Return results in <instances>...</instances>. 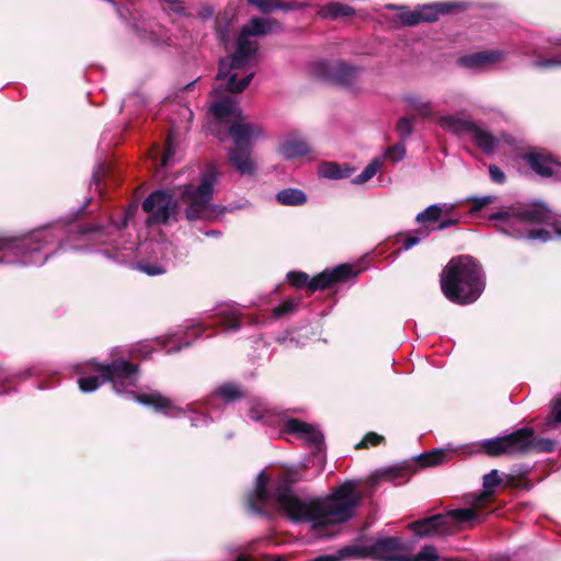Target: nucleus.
<instances>
[{"label":"nucleus","instance_id":"nucleus-1","mask_svg":"<svg viewBox=\"0 0 561 561\" xmlns=\"http://www.w3.org/2000/svg\"><path fill=\"white\" fill-rule=\"evenodd\" d=\"M294 482L288 474H284L268 489V478L261 471L253 491L248 494V511L256 516H267L271 508H276L290 522L309 523L317 529L352 519L362 502V495L353 482H345L327 497L308 499L294 493Z\"/></svg>","mask_w":561,"mask_h":561},{"label":"nucleus","instance_id":"nucleus-2","mask_svg":"<svg viewBox=\"0 0 561 561\" xmlns=\"http://www.w3.org/2000/svg\"><path fill=\"white\" fill-rule=\"evenodd\" d=\"M99 229L92 224L58 222L21 236H0V265L42 266L57 253L82 249L73 242L84 240Z\"/></svg>","mask_w":561,"mask_h":561},{"label":"nucleus","instance_id":"nucleus-3","mask_svg":"<svg viewBox=\"0 0 561 561\" xmlns=\"http://www.w3.org/2000/svg\"><path fill=\"white\" fill-rule=\"evenodd\" d=\"M217 173L209 169L202 173L199 184H185L179 199L169 190H156L142 202L141 207L148 214L147 225H167L179 221L181 213L179 204L184 206V217L187 221H214L227 211V207L213 204Z\"/></svg>","mask_w":561,"mask_h":561},{"label":"nucleus","instance_id":"nucleus-4","mask_svg":"<svg viewBox=\"0 0 561 561\" xmlns=\"http://www.w3.org/2000/svg\"><path fill=\"white\" fill-rule=\"evenodd\" d=\"M280 24L272 18H252L242 26L230 57L219 61L217 81H226L225 89L231 93L244 91L255 76L252 68L257 66L259 43L252 36H264Z\"/></svg>","mask_w":561,"mask_h":561},{"label":"nucleus","instance_id":"nucleus-5","mask_svg":"<svg viewBox=\"0 0 561 561\" xmlns=\"http://www.w3.org/2000/svg\"><path fill=\"white\" fill-rule=\"evenodd\" d=\"M488 220L494 224L496 231L515 238L538 240L547 242L552 239L550 231L546 229H530L533 225L547 224L552 227L556 238L561 239V217H553L551 210L542 203L523 206L513 204L504 206L488 216Z\"/></svg>","mask_w":561,"mask_h":561},{"label":"nucleus","instance_id":"nucleus-6","mask_svg":"<svg viewBox=\"0 0 561 561\" xmlns=\"http://www.w3.org/2000/svg\"><path fill=\"white\" fill-rule=\"evenodd\" d=\"M440 287L445 297L451 302L458 305L474 302L485 288L482 265L468 255L451 259L443 270Z\"/></svg>","mask_w":561,"mask_h":561},{"label":"nucleus","instance_id":"nucleus-7","mask_svg":"<svg viewBox=\"0 0 561 561\" xmlns=\"http://www.w3.org/2000/svg\"><path fill=\"white\" fill-rule=\"evenodd\" d=\"M138 366L125 359H114L108 364L99 365L96 374L78 379L82 392L89 393L99 389L103 383L111 382L113 390L118 394H126L135 401L128 388L135 387L138 382Z\"/></svg>","mask_w":561,"mask_h":561},{"label":"nucleus","instance_id":"nucleus-8","mask_svg":"<svg viewBox=\"0 0 561 561\" xmlns=\"http://www.w3.org/2000/svg\"><path fill=\"white\" fill-rule=\"evenodd\" d=\"M230 137L233 148L229 149L228 157L240 175H252L256 165L252 159V148L255 140L263 137L260 125L244 122L240 118L232 121L228 126L226 138Z\"/></svg>","mask_w":561,"mask_h":561},{"label":"nucleus","instance_id":"nucleus-9","mask_svg":"<svg viewBox=\"0 0 561 561\" xmlns=\"http://www.w3.org/2000/svg\"><path fill=\"white\" fill-rule=\"evenodd\" d=\"M351 557H371L381 561H409V549L399 537H379L369 545L346 546L336 554L320 556L312 561H342Z\"/></svg>","mask_w":561,"mask_h":561},{"label":"nucleus","instance_id":"nucleus-10","mask_svg":"<svg viewBox=\"0 0 561 561\" xmlns=\"http://www.w3.org/2000/svg\"><path fill=\"white\" fill-rule=\"evenodd\" d=\"M358 272H354L348 264H340L333 268H327L310 278L309 275L300 271L287 273L288 282L297 288H308L311 291L327 289L335 284L344 283L356 277Z\"/></svg>","mask_w":561,"mask_h":561},{"label":"nucleus","instance_id":"nucleus-11","mask_svg":"<svg viewBox=\"0 0 561 561\" xmlns=\"http://www.w3.org/2000/svg\"><path fill=\"white\" fill-rule=\"evenodd\" d=\"M135 401L145 405L154 409L157 412H161L164 415L173 419H179L186 413H191L188 419L192 427H203L207 426L211 419L203 413H197L191 405H186L185 408L178 407L173 403L172 400L162 396L158 391H150L145 393H133Z\"/></svg>","mask_w":561,"mask_h":561},{"label":"nucleus","instance_id":"nucleus-12","mask_svg":"<svg viewBox=\"0 0 561 561\" xmlns=\"http://www.w3.org/2000/svg\"><path fill=\"white\" fill-rule=\"evenodd\" d=\"M360 69L344 61H321L317 65V75L330 83L351 88L358 78Z\"/></svg>","mask_w":561,"mask_h":561},{"label":"nucleus","instance_id":"nucleus-13","mask_svg":"<svg viewBox=\"0 0 561 561\" xmlns=\"http://www.w3.org/2000/svg\"><path fill=\"white\" fill-rule=\"evenodd\" d=\"M209 112L214 119L209 122L207 126V133L215 136L219 141L226 140V131L221 130V123L233 119L237 121L241 117V111L238 107V103L230 96H225L218 101H215Z\"/></svg>","mask_w":561,"mask_h":561},{"label":"nucleus","instance_id":"nucleus-14","mask_svg":"<svg viewBox=\"0 0 561 561\" xmlns=\"http://www.w3.org/2000/svg\"><path fill=\"white\" fill-rule=\"evenodd\" d=\"M529 168L542 178L561 180V162L545 151H533L525 156Z\"/></svg>","mask_w":561,"mask_h":561},{"label":"nucleus","instance_id":"nucleus-15","mask_svg":"<svg viewBox=\"0 0 561 561\" xmlns=\"http://www.w3.org/2000/svg\"><path fill=\"white\" fill-rule=\"evenodd\" d=\"M284 428L286 433L298 436L317 450H320L323 446V434L311 424L297 419H286L284 420Z\"/></svg>","mask_w":561,"mask_h":561},{"label":"nucleus","instance_id":"nucleus-16","mask_svg":"<svg viewBox=\"0 0 561 561\" xmlns=\"http://www.w3.org/2000/svg\"><path fill=\"white\" fill-rule=\"evenodd\" d=\"M505 57V53L500 49H489L468 54L458 58L457 64L462 68L473 71L483 70Z\"/></svg>","mask_w":561,"mask_h":561},{"label":"nucleus","instance_id":"nucleus-17","mask_svg":"<svg viewBox=\"0 0 561 561\" xmlns=\"http://www.w3.org/2000/svg\"><path fill=\"white\" fill-rule=\"evenodd\" d=\"M409 528L417 538L444 536L449 533V526H446V516L443 514L415 520L409 525Z\"/></svg>","mask_w":561,"mask_h":561},{"label":"nucleus","instance_id":"nucleus-18","mask_svg":"<svg viewBox=\"0 0 561 561\" xmlns=\"http://www.w3.org/2000/svg\"><path fill=\"white\" fill-rule=\"evenodd\" d=\"M277 151L285 160H294L311 153L312 148L299 134H289L280 140Z\"/></svg>","mask_w":561,"mask_h":561},{"label":"nucleus","instance_id":"nucleus-19","mask_svg":"<svg viewBox=\"0 0 561 561\" xmlns=\"http://www.w3.org/2000/svg\"><path fill=\"white\" fill-rule=\"evenodd\" d=\"M531 434L534 430L530 427H522L510 434L504 435L506 455H526L530 453Z\"/></svg>","mask_w":561,"mask_h":561},{"label":"nucleus","instance_id":"nucleus-20","mask_svg":"<svg viewBox=\"0 0 561 561\" xmlns=\"http://www.w3.org/2000/svg\"><path fill=\"white\" fill-rule=\"evenodd\" d=\"M439 125L444 129H446L457 136L468 135L470 137L477 126V124L474 122L467 119V118L459 117L457 115L442 116L439 118Z\"/></svg>","mask_w":561,"mask_h":561},{"label":"nucleus","instance_id":"nucleus-21","mask_svg":"<svg viewBox=\"0 0 561 561\" xmlns=\"http://www.w3.org/2000/svg\"><path fill=\"white\" fill-rule=\"evenodd\" d=\"M215 318H217L218 321L214 322V324H221L226 332H237L241 327L237 308L232 305L219 306Z\"/></svg>","mask_w":561,"mask_h":561},{"label":"nucleus","instance_id":"nucleus-22","mask_svg":"<svg viewBox=\"0 0 561 561\" xmlns=\"http://www.w3.org/2000/svg\"><path fill=\"white\" fill-rule=\"evenodd\" d=\"M470 138L486 154L494 153L499 147V139L479 125L476 126Z\"/></svg>","mask_w":561,"mask_h":561},{"label":"nucleus","instance_id":"nucleus-23","mask_svg":"<svg viewBox=\"0 0 561 561\" xmlns=\"http://www.w3.org/2000/svg\"><path fill=\"white\" fill-rule=\"evenodd\" d=\"M355 13L354 9L347 4L331 2L324 7H322L318 14L322 19L335 21L341 18L351 16Z\"/></svg>","mask_w":561,"mask_h":561},{"label":"nucleus","instance_id":"nucleus-24","mask_svg":"<svg viewBox=\"0 0 561 561\" xmlns=\"http://www.w3.org/2000/svg\"><path fill=\"white\" fill-rule=\"evenodd\" d=\"M249 417L254 422H261L265 425L274 423V413L264 401L254 400L250 403Z\"/></svg>","mask_w":561,"mask_h":561},{"label":"nucleus","instance_id":"nucleus-25","mask_svg":"<svg viewBox=\"0 0 561 561\" xmlns=\"http://www.w3.org/2000/svg\"><path fill=\"white\" fill-rule=\"evenodd\" d=\"M454 3L424 4L417 8L421 22H434L439 15L445 14L454 8Z\"/></svg>","mask_w":561,"mask_h":561},{"label":"nucleus","instance_id":"nucleus-26","mask_svg":"<svg viewBox=\"0 0 561 561\" xmlns=\"http://www.w3.org/2000/svg\"><path fill=\"white\" fill-rule=\"evenodd\" d=\"M275 198L277 203L284 206H300L307 202L306 194L301 190L294 187L280 190Z\"/></svg>","mask_w":561,"mask_h":561},{"label":"nucleus","instance_id":"nucleus-27","mask_svg":"<svg viewBox=\"0 0 561 561\" xmlns=\"http://www.w3.org/2000/svg\"><path fill=\"white\" fill-rule=\"evenodd\" d=\"M231 25L232 16L228 12L217 16L215 23L216 38L220 44L225 46H227L230 42Z\"/></svg>","mask_w":561,"mask_h":561},{"label":"nucleus","instance_id":"nucleus-28","mask_svg":"<svg viewBox=\"0 0 561 561\" xmlns=\"http://www.w3.org/2000/svg\"><path fill=\"white\" fill-rule=\"evenodd\" d=\"M444 516H446V526H449V520L454 522L456 525H462L471 522H481L479 515L472 508H456L448 511Z\"/></svg>","mask_w":561,"mask_h":561},{"label":"nucleus","instance_id":"nucleus-29","mask_svg":"<svg viewBox=\"0 0 561 561\" xmlns=\"http://www.w3.org/2000/svg\"><path fill=\"white\" fill-rule=\"evenodd\" d=\"M445 207L447 210H453L454 205L447 206L446 204H432L424 210L420 211L416 215L415 220L421 225L436 222L443 214Z\"/></svg>","mask_w":561,"mask_h":561},{"label":"nucleus","instance_id":"nucleus-30","mask_svg":"<svg viewBox=\"0 0 561 561\" xmlns=\"http://www.w3.org/2000/svg\"><path fill=\"white\" fill-rule=\"evenodd\" d=\"M319 175L324 179L340 180L351 175L350 169H342L336 162H324L319 167Z\"/></svg>","mask_w":561,"mask_h":561},{"label":"nucleus","instance_id":"nucleus-31","mask_svg":"<svg viewBox=\"0 0 561 561\" xmlns=\"http://www.w3.org/2000/svg\"><path fill=\"white\" fill-rule=\"evenodd\" d=\"M445 450L435 448L428 453H423L415 457V461L420 467H433L445 461Z\"/></svg>","mask_w":561,"mask_h":561},{"label":"nucleus","instance_id":"nucleus-32","mask_svg":"<svg viewBox=\"0 0 561 561\" xmlns=\"http://www.w3.org/2000/svg\"><path fill=\"white\" fill-rule=\"evenodd\" d=\"M214 394L230 403L242 398V392L236 383L227 382L216 388Z\"/></svg>","mask_w":561,"mask_h":561},{"label":"nucleus","instance_id":"nucleus-33","mask_svg":"<svg viewBox=\"0 0 561 561\" xmlns=\"http://www.w3.org/2000/svg\"><path fill=\"white\" fill-rule=\"evenodd\" d=\"M481 446L483 447L485 454L489 456L497 457L501 455H506L504 435L484 439L481 442Z\"/></svg>","mask_w":561,"mask_h":561},{"label":"nucleus","instance_id":"nucleus-34","mask_svg":"<svg viewBox=\"0 0 561 561\" xmlns=\"http://www.w3.org/2000/svg\"><path fill=\"white\" fill-rule=\"evenodd\" d=\"M275 341L278 344H282V345H284L287 348L300 347V346L305 345V343H306L305 341L300 340V337L297 334L296 330H287L285 332L279 333L275 337Z\"/></svg>","mask_w":561,"mask_h":561},{"label":"nucleus","instance_id":"nucleus-35","mask_svg":"<svg viewBox=\"0 0 561 561\" xmlns=\"http://www.w3.org/2000/svg\"><path fill=\"white\" fill-rule=\"evenodd\" d=\"M405 102L414 110H417L424 117L432 116L431 103L423 101L415 94H409L404 98Z\"/></svg>","mask_w":561,"mask_h":561},{"label":"nucleus","instance_id":"nucleus-36","mask_svg":"<svg viewBox=\"0 0 561 561\" xmlns=\"http://www.w3.org/2000/svg\"><path fill=\"white\" fill-rule=\"evenodd\" d=\"M381 167V162L379 159H373L364 170L353 180L355 184H363L369 181L375 176L379 168Z\"/></svg>","mask_w":561,"mask_h":561},{"label":"nucleus","instance_id":"nucleus-37","mask_svg":"<svg viewBox=\"0 0 561 561\" xmlns=\"http://www.w3.org/2000/svg\"><path fill=\"white\" fill-rule=\"evenodd\" d=\"M531 440L530 444V453L538 451V453H550L554 449L556 443L552 439L549 438H540L536 437L535 433L531 434Z\"/></svg>","mask_w":561,"mask_h":561},{"label":"nucleus","instance_id":"nucleus-38","mask_svg":"<svg viewBox=\"0 0 561 561\" xmlns=\"http://www.w3.org/2000/svg\"><path fill=\"white\" fill-rule=\"evenodd\" d=\"M439 556L434 546H424L415 556L409 553V561H438Z\"/></svg>","mask_w":561,"mask_h":561},{"label":"nucleus","instance_id":"nucleus-39","mask_svg":"<svg viewBox=\"0 0 561 561\" xmlns=\"http://www.w3.org/2000/svg\"><path fill=\"white\" fill-rule=\"evenodd\" d=\"M414 119L408 116L401 117L397 123V130L401 141H405L414 131Z\"/></svg>","mask_w":561,"mask_h":561},{"label":"nucleus","instance_id":"nucleus-40","mask_svg":"<svg viewBox=\"0 0 561 561\" xmlns=\"http://www.w3.org/2000/svg\"><path fill=\"white\" fill-rule=\"evenodd\" d=\"M533 66L538 69H550L561 67V57L558 55L546 58H538L533 62Z\"/></svg>","mask_w":561,"mask_h":561},{"label":"nucleus","instance_id":"nucleus-41","mask_svg":"<svg viewBox=\"0 0 561 561\" xmlns=\"http://www.w3.org/2000/svg\"><path fill=\"white\" fill-rule=\"evenodd\" d=\"M502 482V479L496 469H492L489 473L483 476V488L486 493H492L493 489Z\"/></svg>","mask_w":561,"mask_h":561},{"label":"nucleus","instance_id":"nucleus-42","mask_svg":"<svg viewBox=\"0 0 561 561\" xmlns=\"http://www.w3.org/2000/svg\"><path fill=\"white\" fill-rule=\"evenodd\" d=\"M299 304V300L296 299H287L282 305L277 306L273 310V316L275 318L283 317L285 314H288L296 310L297 306Z\"/></svg>","mask_w":561,"mask_h":561},{"label":"nucleus","instance_id":"nucleus-43","mask_svg":"<svg viewBox=\"0 0 561 561\" xmlns=\"http://www.w3.org/2000/svg\"><path fill=\"white\" fill-rule=\"evenodd\" d=\"M399 19H400L401 23L407 26H413L421 22L420 13H419L417 9H415L413 11L403 10L399 14Z\"/></svg>","mask_w":561,"mask_h":561},{"label":"nucleus","instance_id":"nucleus-44","mask_svg":"<svg viewBox=\"0 0 561 561\" xmlns=\"http://www.w3.org/2000/svg\"><path fill=\"white\" fill-rule=\"evenodd\" d=\"M496 199L494 195H483V196H471L468 197V201L473 204L471 211L476 213L481 210L485 205L493 203Z\"/></svg>","mask_w":561,"mask_h":561},{"label":"nucleus","instance_id":"nucleus-45","mask_svg":"<svg viewBox=\"0 0 561 561\" xmlns=\"http://www.w3.org/2000/svg\"><path fill=\"white\" fill-rule=\"evenodd\" d=\"M139 270L148 276H158L167 272L165 266L159 263H141Z\"/></svg>","mask_w":561,"mask_h":561},{"label":"nucleus","instance_id":"nucleus-46","mask_svg":"<svg viewBox=\"0 0 561 561\" xmlns=\"http://www.w3.org/2000/svg\"><path fill=\"white\" fill-rule=\"evenodd\" d=\"M403 141L393 145L392 147L388 148L386 151V156L390 158L393 162H399L403 160L405 157V147L402 144Z\"/></svg>","mask_w":561,"mask_h":561},{"label":"nucleus","instance_id":"nucleus-47","mask_svg":"<svg viewBox=\"0 0 561 561\" xmlns=\"http://www.w3.org/2000/svg\"><path fill=\"white\" fill-rule=\"evenodd\" d=\"M383 439L382 436L378 435L377 433H368L365 435V437L356 445L357 448L368 447L369 445L376 446L381 443Z\"/></svg>","mask_w":561,"mask_h":561},{"label":"nucleus","instance_id":"nucleus-48","mask_svg":"<svg viewBox=\"0 0 561 561\" xmlns=\"http://www.w3.org/2000/svg\"><path fill=\"white\" fill-rule=\"evenodd\" d=\"M408 473L409 472L405 468L393 467V468L386 469L381 473V477L386 480L392 481L397 478H404Z\"/></svg>","mask_w":561,"mask_h":561},{"label":"nucleus","instance_id":"nucleus-49","mask_svg":"<svg viewBox=\"0 0 561 561\" xmlns=\"http://www.w3.org/2000/svg\"><path fill=\"white\" fill-rule=\"evenodd\" d=\"M306 7V3L302 2H283L278 0H274V10H283V11H294L300 10Z\"/></svg>","mask_w":561,"mask_h":561},{"label":"nucleus","instance_id":"nucleus-50","mask_svg":"<svg viewBox=\"0 0 561 561\" xmlns=\"http://www.w3.org/2000/svg\"><path fill=\"white\" fill-rule=\"evenodd\" d=\"M247 2L256 7L262 13L274 11V0H247Z\"/></svg>","mask_w":561,"mask_h":561},{"label":"nucleus","instance_id":"nucleus-51","mask_svg":"<svg viewBox=\"0 0 561 561\" xmlns=\"http://www.w3.org/2000/svg\"><path fill=\"white\" fill-rule=\"evenodd\" d=\"M561 423V400L556 402L552 408L551 416L547 421V425L549 427H553L557 424Z\"/></svg>","mask_w":561,"mask_h":561},{"label":"nucleus","instance_id":"nucleus-52","mask_svg":"<svg viewBox=\"0 0 561 561\" xmlns=\"http://www.w3.org/2000/svg\"><path fill=\"white\" fill-rule=\"evenodd\" d=\"M421 236H409L407 237L404 240H403V243H402V247L401 249L403 251H409L410 249H412L414 245L419 244L421 242V240L423 238H425L427 236V233H424V232H420Z\"/></svg>","mask_w":561,"mask_h":561},{"label":"nucleus","instance_id":"nucleus-53","mask_svg":"<svg viewBox=\"0 0 561 561\" xmlns=\"http://www.w3.org/2000/svg\"><path fill=\"white\" fill-rule=\"evenodd\" d=\"M489 176L494 183L497 184H502L505 181L504 172L495 164L489 165Z\"/></svg>","mask_w":561,"mask_h":561},{"label":"nucleus","instance_id":"nucleus-54","mask_svg":"<svg viewBox=\"0 0 561 561\" xmlns=\"http://www.w3.org/2000/svg\"><path fill=\"white\" fill-rule=\"evenodd\" d=\"M104 172V167L102 164L96 165L92 173L91 185L94 184L96 187L99 186L101 174Z\"/></svg>","mask_w":561,"mask_h":561},{"label":"nucleus","instance_id":"nucleus-55","mask_svg":"<svg viewBox=\"0 0 561 561\" xmlns=\"http://www.w3.org/2000/svg\"><path fill=\"white\" fill-rule=\"evenodd\" d=\"M458 222V219L457 218H448V219H444L442 220L438 226H437V230H445L449 227H453L455 226L456 224Z\"/></svg>","mask_w":561,"mask_h":561},{"label":"nucleus","instance_id":"nucleus-56","mask_svg":"<svg viewBox=\"0 0 561 561\" xmlns=\"http://www.w3.org/2000/svg\"><path fill=\"white\" fill-rule=\"evenodd\" d=\"M198 14L203 20H207L214 15V9L210 7L203 8Z\"/></svg>","mask_w":561,"mask_h":561},{"label":"nucleus","instance_id":"nucleus-57","mask_svg":"<svg viewBox=\"0 0 561 561\" xmlns=\"http://www.w3.org/2000/svg\"><path fill=\"white\" fill-rule=\"evenodd\" d=\"M190 344H191V342H190V341H184V342H182L180 345L169 348V350H168V353L179 352L182 347H186V346H188Z\"/></svg>","mask_w":561,"mask_h":561},{"label":"nucleus","instance_id":"nucleus-58","mask_svg":"<svg viewBox=\"0 0 561 561\" xmlns=\"http://www.w3.org/2000/svg\"><path fill=\"white\" fill-rule=\"evenodd\" d=\"M220 234H221V232L218 230H208L205 232L206 237H211V238L219 237Z\"/></svg>","mask_w":561,"mask_h":561},{"label":"nucleus","instance_id":"nucleus-59","mask_svg":"<svg viewBox=\"0 0 561 561\" xmlns=\"http://www.w3.org/2000/svg\"><path fill=\"white\" fill-rule=\"evenodd\" d=\"M267 561H286V558L284 556H275V557L268 558Z\"/></svg>","mask_w":561,"mask_h":561},{"label":"nucleus","instance_id":"nucleus-60","mask_svg":"<svg viewBox=\"0 0 561 561\" xmlns=\"http://www.w3.org/2000/svg\"><path fill=\"white\" fill-rule=\"evenodd\" d=\"M102 254L110 260H116V256L112 255L107 250L102 251Z\"/></svg>","mask_w":561,"mask_h":561},{"label":"nucleus","instance_id":"nucleus-61","mask_svg":"<svg viewBox=\"0 0 561 561\" xmlns=\"http://www.w3.org/2000/svg\"><path fill=\"white\" fill-rule=\"evenodd\" d=\"M194 84H195V81H192V82L187 83V84L184 87V89H185V90H190Z\"/></svg>","mask_w":561,"mask_h":561},{"label":"nucleus","instance_id":"nucleus-62","mask_svg":"<svg viewBox=\"0 0 561 561\" xmlns=\"http://www.w3.org/2000/svg\"><path fill=\"white\" fill-rule=\"evenodd\" d=\"M480 501H482V496H479V497L477 499V501H476V505H478Z\"/></svg>","mask_w":561,"mask_h":561},{"label":"nucleus","instance_id":"nucleus-63","mask_svg":"<svg viewBox=\"0 0 561 561\" xmlns=\"http://www.w3.org/2000/svg\"><path fill=\"white\" fill-rule=\"evenodd\" d=\"M213 93H214V94H217V93H218V89H215V90L213 91Z\"/></svg>","mask_w":561,"mask_h":561}]
</instances>
